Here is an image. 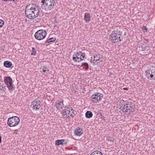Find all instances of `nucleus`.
Here are the masks:
<instances>
[{"label":"nucleus","mask_w":155,"mask_h":155,"mask_svg":"<svg viewBox=\"0 0 155 155\" xmlns=\"http://www.w3.org/2000/svg\"><path fill=\"white\" fill-rule=\"evenodd\" d=\"M25 15L29 19H32L38 17L40 13L38 7L34 6V4L27 5L25 10Z\"/></svg>","instance_id":"1"},{"label":"nucleus","mask_w":155,"mask_h":155,"mask_svg":"<svg viewBox=\"0 0 155 155\" xmlns=\"http://www.w3.org/2000/svg\"><path fill=\"white\" fill-rule=\"evenodd\" d=\"M41 3V7L45 9V14H49L52 12L51 10L54 8V0H42Z\"/></svg>","instance_id":"2"},{"label":"nucleus","mask_w":155,"mask_h":155,"mask_svg":"<svg viewBox=\"0 0 155 155\" xmlns=\"http://www.w3.org/2000/svg\"><path fill=\"white\" fill-rule=\"evenodd\" d=\"M122 34V32L120 31H118L117 30L113 31L110 35L111 38L112 42L116 43L121 41Z\"/></svg>","instance_id":"3"},{"label":"nucleus","mask_w":155,"mask_h":155,"mask_svg":"<svg viewBox=\"0 0 155 155\" xmlns=\"http://www.w3.org/2000/svg\"><path fill=\"white\" fill-rule=\"evenodd\" d=\"M20 122V119L18 117L13 116L8 118L7 121V125L10 127L16 126Z\"/></svg>","instance_id":"4"},{"label":"nucleus","mask_w":155,"mask_h":155,"mask_svg":"<svg viewBox=\"0 0 155 155\" xmlns=\"http://www.w3.org/2000/svg\"><path fill=\"white\" fill-rule=\"evenodd\" d=\"M138 52L141 55H147L150 53L151 50L149 46L146 44H143L139 47Z\"/></svg>","instance_id":"5"},{"label":"nucleus","mask_w":155,"mask_h":155,"mask_svg":"<svg viewBox=\"0 0 155 155\" xmlns=\"http://www.w3.org/2000/svg\"><path fill=\"white\" fill-rule=\"evenodd\" d=\"M47 35L46 32L42 29L39 30L37 31L34 35L35 38L38 40H41L44 38Z\"/></svg>","instance_id":"6"},{"label":"nucleus","mask_w":155,"mask_h":155,"mask_svg":"<svg viewBox=\"0 0 155 155\" xmlns=\"http://www.w3.org/2000/svg\"><path fill=\"white\" fill-rule=\"evenodd\" d=\"M4 81L7 85L9 90L11 92L15 90V88L12 85V80L10 77H6L4 79Z\"/></svg>","instance_id":"7"},{"label":"nucleus","mask_w":155,"mask_h":155,"mask_svg":"<svg viewBox=\"0 0 155 155\" xmlns=\"http://www.w3.org/2000/svg\"><path fill=\"white\" fill-rule=\"evenodd\" d=\"M103 97V95L101 94L96 92L93 94L91 97L92 101L94 103H97L100 101Z\"/></svg>","instance_id":"8"},{"label":"nucleus","mask_w":155,"mask_h":155,"mask_svg":"<svg viewBox=\"0 0 155 155\" xmlns=\"http://www.w3.org/2000/svg\"><path fill=\"white\" fill-rule=\"evenodd\" d=\"M135 110V108H133V106H128L124 105L122 107V110L125 114H126L127 113H130V112L134 111Z\"/></svg>","instance_id":"9"},{"label":"nucleus","mask_w":155,"mask_h":155,"mask_svg":"<svg viewBox=\"0 0 155 155\" xmlns=\"http://www.w3.org/2000/svg\"><path fill=\"white\" fill-rule=\"evenodd\" d=\"M70 110H72V107L66 106L65 107L64 110H63L62 113V115L64 118H65L69 117V115L71 111Z\"/></svg>","instance_id":"10"},{"label":"nucleus","mask_w":155,"mask_h":155,"mask_svg":"<svg viewBox=\"0 0 155 155\" xmlns=\"http://www.w3.org/2000/svg\"><path fill=\"white\" fill-rule=\"evenodd\" d=\"M63 100H58L56 103L55 106L57 109L59 110L62 109L64 107Z\"/></svg>","instance_id":"11"},{"label":"nucleus","mask_w":155,"mask_h":155,"mask_svg":"<svg viewBox=\"0 0 155 155\" xmlns=\"http://www.w3.org/2000/svg\"><path fill=\"white\" fill-rule=\"evenodd\" d=\"M68 142V140H58L55 141V144L56 146H59L60 145H66Z\"/></svg>","instance_id":"12"},{"label":"nucleus","mask_w":155,"mask_h":155,"mask_svg":"<svg viewBox=\"0 0 155 155\" xmlns=\"http://www.w3.org/2000/svg\"><path fill=\"white\" fill-rule=\"evenodd\" d=\"M31 104L32 106H33L32 108L33 110H37L39 109L41 106V105L37 101L32 102Z\"/></svg>","instance_id":"13"},{"label":"nucleus","mask_w":155,"mask_h":155,"mask_svg":"<svg viewBox=\"0 0 155 155\" xmlns=\"http://www.w3.org/2000/svg\"><path fill=\"white\" fill-rule=\"evenodd\" d=\"M83 133L82 128L80 127H78L74 130V134L77 136H81Z\"/></svg>","instance_id":"14"},{"label":"nucleus","mask_w":155,"mask_h":155,"mask_svg":"<svg viewBox=\"0 0 155 155\" xmlns=\"http://www.w3.org/2000/svg\"><path fill=\"white\" fill-rule=\"evenodd\" d=\"M94 59L92 60V59H91V61H92L94 63H96V62L99 60L100 58V55L99 54H94Z\"/></svg>","instance_id":"15"},{"label":"nucleus","mask_w":155,"mask_h":155,"mask_svg":"<svg viewBox=\"0 0 155 155\" xmlns=\"http://www.w3.org/2000/svg\"><path fill=\"white\" fill-rule=\"evenodd\" d=\"M4 66L7 68H10L12 65V63L8 61H5L4 62Z\"/></svg>","instance_id":"16"},{"label":"nucleus","mask_w":155,"mask_h":155,"mask_svg":"<svg viewBox=\"0 0 155 155\" xmlns=\"http://www.w3.org/2000/svg\"><path fill=\"white\" fill-rule=\"evenodd\" d=\"M91 18V16L89 13H85L84 14V19L85 21L86 22H88L90 21Z\"/></svg>","instance_id":"17"},{"label":"nucleus","mask_w":155,"mask_h":155,"mask_svg":"<svg viewBox=\"0 0 155 155\" xmlns=\"http://www.w3.org/2000/svg\"><path fill=\"white\" fill-rule=\"evenodd\" d=\"M85 117L88 118H91L93 116V114L92 112L90 111H87L85 113Z\"/></svg>","instance_id":"18"},{"label":"nucleus","mask_w":155,"mask_h":155,"mask_svg":"<svg viewBox=\"0 0 155 155\" xmlns=\"http://www.w3.org/2000/svg\"><path fill=\"white\" fill-rule=\"evenodd\" d=\"M121 101H123V103L124 102L123 104L124 105H129L130 106H133L132 104L133 103L132 102L129 101H124L123 100H120Z\"/></svg>","instance_id":"19"},{"label":"nucleus","mask_w":155,"mask_h":155,"mask_svg":"<svg viewBox=\"0 0 155 155\" xmlns=\"http://www.w3.org/2000/svg\"><path fill=\"white\" fill-rule=\"evenodd\" d=\"M150 74V77L151 78H152L153 80H155V70H153L151 71V73H149Z\"/></svg>","instance_id":"20"},{"label":"nucleus","mask_w":155,"mask_h":155,"mask_svg":"<svg viewBox=\"0 0 155 155\" xmlns=\"http://www.w3.org/2000/svg\"><path fill=\"white\" fill-rule=\"evenodd\" d=\"M90 155H103V154L101 152L96 150L92 152Z\"/></svg>","instance_id":"21"},{"label":"nucleus","mask_w":155,"mask_h":155,"mask_svg":"<svg viewBox=\"0 0 155 155\" xmlns=\"http://www.w3.org/2000/svg\"><path fill=\"white\" fill-rule=\"evenodd\" d=\"M55 40L56 38H51L47 39L46 41V42H47L48 43H50V42H53Z\"/></svg>","instance_id":"22"},{"label":"nucleus","mask_w":155,"mask_h":155,"mask_svg":"<svg viewBox=\"0 0 155 155\" xmlns=\"http://www.w3.org/2000/svg\"><path fill=\"white\" fill-rule=\"evenodd\" d=\"M81 52L79 51V52H77L76 54L74 53L75 56H76V57L78 59H79V58H81Z\"/></svg>","instance_id":"23"},{"label":"nucleus","mask_w":155,"mask_h":155,"mask_svg":"<svg viewBox=\"0 0 155 155\" xmlns=\"http://www.w3.org/2000/svg\"><path fill=\"white\" fill-rule=\"evenodd\" d=\"M71 112L70 113V115L72 117H73L75 115V111L72 108V110H70Z\"/></svg>","instance_id":"24"},{"label":"nucleus","mask_w":155,"mask_h":155,"mask_svg":"<svg viewBox=\"0 0 155 155\" xmlns=\"http://www.w3.org/2000/svg\"><path fill=\"white\" fill-rule=\"evenodd\" d=\"M84 66L86 68V70H87L89 68V65L87 62L83 63L81 66Z\"/></svg>","instance_id":"25"},{"label":"nucleus","mask_w":155,"mask_h":155,"mask_svg":"<svg viewBox=\"0 0 155 155\" xmlns=\"http://www.w3.org/2000/svg\"><path fill=\"white\" fill-rule=\"evenodd\" d=\"M36 53V50L34 47H32V52L31 53V55H35Z\"/></svg>","instance_id":"26"},{"label":"nucleus","mask_w":155,"mask_h":155,"mask_svg":"<svg viewBox=\"0 0 155 155\" xmlns=\"http://www.w3.org/2000/svg\"><path fill=\"white\" fill-rule=\"evenodd\" d=\"M5 89L6 88L5 85H4L3 84L0 85V90L1 91H5Z\"/></svg>","instance_id":"27"},{"label":"nucleus","mask_w":155,"mask_h":155,"mask_svg":"<svg viewBox=\"0 0 155 155\" xmlns=\"http://www.w3.org/2000/svg\"><path fill=\"white\" fill-rule=\"evenodd\" d=\"M4 24V21L2 19H0V28L2 27Z\"/></svg>","instance_id":"28"},{"label":"nucleus","mask_w":155,"mask_h":155,"mask_svg":"<svg viewBox=\"0 0 155 155\" xmlns=\"http://www.w3.org/2000/svg\"><path fill=\"white\" fill-rule=\"evenodd\" d=\"M142 29L143 30V31L145 30V32H147V28L146 27V26L143 25V26L142 27Z\"/></svg>","instance_id":"29"},{"label":"nucleus","mask_w":155,"mask_h":155,"mask_svg":"<svg viewBox=\"0 0 155 155\" xmlns=\"http://www.w3.org/2000/svg\"><path fill=\"white\" fill-rule=\"evenodd\" d=\"M76 58H77L76 56H75V54H74L73 55L72 59L75 62H76V61H77V59H76Z\"/></svg>","instance_id":"30"},{"label":"nucleus","mask_w":155,"mask_h":155,"mask_svg":"<svg viewBox=\"0 0 155 155\" xmlns=\"http://www.w3.org/2000/svg\"><path fill=\"white\" fill-rule=\"evenodd\" d=\"M107 140L108 141H111L112 140H113L112 138V137H108L107 138Z\"/></svg>","instance_id":"31"},{"label":"nucleus","mask_w":155,"mask_h":155,"mask_svg":"<svg viewBox=\"0 0 155 155\" xmlns=\"http://www.w3.org/2000/svg\"><path fill=\"white\" fill-rule=\"evenodd\" d=\"M85 53H82L81 52V56L82 57V58H84L85 57Z\"/></svg>","instance_id":"32"},{"label":"nucleus","mask_w":155,"mask_h":155,"mask_svg":"<svg viewBox=\"0 0 155 155\" xmlns=\"http://www.w3.org/2000/svg\"><path fill=\"white\" fill-rule=\"evenodd\" d=\"M81 61L80 59H79V60H78V59H77V61H76V62H80Z\"/></svg>","instance_id":"33"},{"label":"nucleus","mask_w":155,"mask_h":155,"mask_svg":"<svg viewBox=\"0 0 155 155\" xmlns=\"http://www.w3.org/2000/svg\"><path fill=\"white\" fill-rule=\"evenodd\" d=\"M46 67H45V66H43L42 69L46 70Z\"/></svg>","instance_id":"34"},{"label":"nucleus","mask_w":155,"mask_h":155,"mask_svg":"<svg viewBox=\"0 0 155 155\" xmlns=\"http://www.w3.org/2000/svg\"><path fill=\"white\" fill-rule=\"evenodd\" d=\"M124 89L125 90H128V88L127 87H125V88H124Z\"/></svg>","instance_id":"35"},{"label":"nucleus","mask_w":155,"mask_h":155,"mask_svg":"<svg viewBox=\"0 0 155 155\" xmlns=\"http://www.w3.org/2000/svg\"><path fill=\"white\" fill-rule=\"evenodd\" d=\"M2 142V137L0 136V143H1Z\"/></svg>","instance_id":"36"},{"label":"nucleus","mask_w":155,"mask_h":155,"mask_svg":"<svg viewBox=\"0 0 155 155\" xmlns=\"http://www.w3.org/2000/svg\"><path fill=\"white\" fill-rule=\"evenodd\" d=\"M46 71V70L43 69V72H45Z\"/></svg>","instance_id":"37"},{"label":"nucleus","mask_w":155,"mask_h":155,"mask_svg":"<svg viewBox=\"0 0 155 155\" xmlns=\"http://www.w3.org/2000/svg\"><path fill=\"white\" fill-rule=\"evenodd\" d=\"M80 58V59L81 61L82 60H83L84 59V58H83V59L82 58Z\"/></svg>","instance_id":"38"},{"label":"nucleus","mask_w":155,"mask_h":155,"mask_svg":"<svg viewBox=\"0 0 155 155\" xmlns=\"http://www.w3.org/2000/svg\"><path fill=\"white\" fill-rule=\"evenodd\" d=\"M3 2H7L8 1L7 0H2Z\"/></svg>","instance_id":"39"},{"label":"nucleus","mask_w":155,"mask_h":155,"mask_svg":"<svg viewBox=\"0 0 155 155\" xmlns=\"http://www.w3.org/2000/svg\"><path fill=\"white\" fill-rule=\"evenodd\" d=\"M8 1H13L14 2L15 0H7Z\"/></svg>","instance_id":"40"},{"label":"nucleus","mask_w":155,"mask_h":155,"mask_svg":"<svg viewBox=\"0 0 155 155\" xmlns=\"http://www.w3.org/2000/svg\"><path fill=\"white\" fill-rule=\"evenodd\" d=\"M99 63H100V62H99V61H97V63H99Z\"/></svg>","instance_id":"41"},{"label":"nucleus","mask_w":155,"mask_h":155,"mask_svg":"<svg viewBox=\"0 0 155 155\" xmlns=\"http://www.w3.org/2000/svg\"><path fill=\"white\" fill-rule=\"evenodd\" d=\"M36 20H38V21L39 20V19H38H38H37Z\"/></svg>","instance_id":"42"},{"label":"nucleus","mask_w":155,"mask_h":155,"mask_svg":"<svg viewBox=\"0 0 155 155\" xmlns=\"http://www.w3.org/2000/svg\"><path fill=\"white\" fill-rule=\"evenodd\" d=\"M130 100V99H129L128 100Z\"/></svg>","instance_id":"43"}]
</instances>
